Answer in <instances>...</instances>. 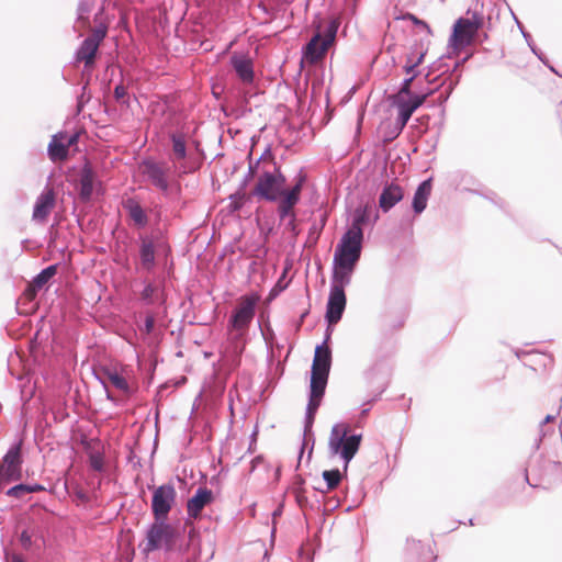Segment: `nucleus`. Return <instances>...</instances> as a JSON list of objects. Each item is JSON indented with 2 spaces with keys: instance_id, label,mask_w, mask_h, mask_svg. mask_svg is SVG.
<instances>
[{
  "instance_id": "obj_64",
  "label": "nucleus",
  "mask_w": 562,
  "mask_h": 562,
  "mask_svg": "<svg viewBox=\"0 0 562 562\" xmlns=\"http://www.w3.org/2000/svg\"><path fill=\"white\" fill-rule=\"evenodd\" d=\"M194 536H195V530H194V529H191V530L189 531V538H190V540H192Z\"/></svg>"
},
{
  "instance_id": "obj_50",
  "label": "nucleus",
  "mask_w": 562,
  "mask_h": 562,
  "mask_svg": "<svg viewBox=\"0 0 562 562\" xmlns=\"http://www.w3.org/2000/svg\"><path fill=\"white\" fill-rule=\"evenodd\" d=\"M425 55V52H419L418 56L416 57V61H412V64L406 61V65L404 66V71L408 75L412 74L414 69L423 63Z\"/></svg>"
},
{
  "instance_id": "obj_48",
  "label": "nucleus",
  "mask_w": 562,
  "mask_h": 562,
  "mask_svg": "<svg viewBox=\"0 0 562 562\" xmlns=\"http://www.w3.org/2000/svg\"><path fill=\"white\" fill-rule=\"evenodd\" d=\"M33 535V531H30L29 529H24L20 533V543L23 547V549L29 550L32 547Z\"/></svg>"
},
{
  "instance_id": "obj_4",
  "label": "nucleus",
  "mask_w": 562,
  "mask_h": 562,
  "mask_svg": "<svg viewBox=\"0 0 562 562\" xmlns=\"http://www.w3.org/2000/svg\"><path fill=\"white\" fill-rule=\"evenodd\" d=\"M168 519H155L146 531V543L144 552L149 553L157 550L171 552L176 548L179 531L171 526Z\"/></svg>"
},
{
  "instance_id": "obj_52",
  "label": "nucleus",
  "mask_w": 562,
  "mask_h": 562,
  "mask_svg": "<svg viewBox=\"0 0 562 562\" xmlns=\"http://www.w3.org/2000/svg\"><path fill=\"white\" fill-rule=\"evenodd\" d=\"M126 94H127V91L123 83H119L115 86L114 98L116 101H121L122 99H124L126 97Z\"/></svg>"
},
{
  "instance_id": "obj_34",
  "label": "nucleus",
  "mask_w": 562,
  "mask_h": 562,
  "mask_svg": "<svg viewBox=\"0 0 562 562\" xmlns=\"http://www.w3.org/2000/svg\"><path fill=\"white\" fill-rule=\"evenodd\" d=\"M462 24L465 25L467 29H471L476 34L480 29L484 26L483 16L477 13H473L471 18H460L457 20V26L461 27Z\"/></svg>"
},
{
  "instance_id": "obj_36",
  "label": "nucleus",
  "mask_w": 562,
  "mask_h": 562,
  "mask_svg": "<svg viewBox=\"0 0 562 562\" xmlns=\"http://www.w3.org/2000/svg\"><path fill=\"white\" fill-rule=\"evenodd\" d=\"M251 196L247 195L244 190H240V188L233 194L229 195V205L228 209L231 212H237L239 211L244 204L250 199Z\"/></svg>"
},
{
  "instance_id": "obj_55",
  "label": "nucleus",
  "mask_w": 562,
  "mask_h": 562,
  "mask_svg": "<svg viewBox=\"0 0 562 562\" xmlns=\"http://www.w3.org/2000/svg\"><path fill=\"white\" fill-rule=\"evenodd\" d=\"M387 384H389V381H387V379H385L383 381L382 386L379 390V392L371 400H369L367 404H372L373 402H375L382 395V393L386 390Z\"/></svg>"
},
{
  "instance_id": "obj_18",
  "label": "nucleus",
  "mask_w": 562,
  "mask_h": 562,
  "mask_svg": "<svg viewBox=\"0 0 562 562\" xmlns=\"http://www.w3.org/2000/svg\"><path fill=\"white\" fill-rule=\"evenodd\" d=\"M404 196L403 189L393 182L386 183L379 198V206L383 212H389Z\"/></svg>"
},
{
  "instance_id": "obj_7",
  "label": "nucleus",
  "mask_w": 562,
  "mask_h": 562,
  "mask_svg": "<svg viewBox=\"0 0 562 562\" xmlns=\"http://www.w3.org/2000/svg\"><path fill=\"white\" fill-rule=\"evenodd\" d=\"M329 339L330 331L329 328H327L324 341L315 348L310 382L322 384H327L328 382L331 366V350L328 346Z\"/></svg>"
},
{
  "instance_id": "obj_23",
  "label": "nucleus",
  "mask_w": 562,
  "mask_h": 562,
  "mask_svg": "<svg viewBox=\"0 0 562 562\" xmlns=\"http://www.w3.org/2000/svg\"><path fill=\"white\" fill-rule=\"evenodd\" d=\"M231 64L236 71L238 78L245 82L250 83L254 80V67L252 61L249 58L243 56H233Z\"/></svg>"
},
{
  "instance_id": "obj_3",
  "label": "nucleus",
  "mask_w": 562,
  "mask_h": 562,
  "mask_svg": "<svg viewBox=\"0 0 562 562\" xmlns=\"http://www.w3.org/2000/svg\"><path fill=\"white\" fill-rule=\"evenodd\" d=\"M286 178L272 154L268 164L262 167L250 196H255L267 202H277L279 198L278 195H280L284 190Z\"/></svg>"
},
{
  "instance_id": "obj_31",
  "label": "nucleus",
  "mask_w": 562,
  "mask_h": 562,
  "mask_svg": "<svg viewBox=\"0 0 562 562\" xmlns=\"http://www.w3.org/2000/svg\"><path fill=\"white\" fill-rule=\"evenodd\" d=\"M170 140L172 143V153L177 160H182L187 157V145L186 139L182 134L172 133L170 135Z\"/></svg>"
},
{
  "instance_id": "obj_46",
  "label": "nucleus",
  "mask_w": 562,
  "mask_h": 562,
  "mask_svg": "<svg viewBox=\"0 0 562 562\" xmlns=\"http://www.w3.org/2000/svg\"><path fill=\"white\" fill-rule=\"evenodd\" d=\"M90 468L97 472H102L104 470V461L101 454L92 453L89 457Z\"/></svg>"
},
{
  "instance_id": "obj_47",
  "label": "nucleus",
  "mask_w": 562,
  "mask_h": 562,
  "mask_svg": "<svg viewBox=\"0 0 562 562\" xmlns=\"http://www.w3.org/2000/svg\"><path fill=\"white\" fill-rule=\"evenodd\" d=\"M315 413H311V412H305V417H304V436L305 438L306 437H313V431H312V428H313V424H314V419H315Z\"/></svg>"
},
{
  "instance_id": "obj_24",
  "label": "nucleus",
  "mask_w": 562,
  "mask_h": 562,
  "mask_svg": "<svg viewBox=\"0 0 562 562\" xmlns=\"http://www.w3.org/2000/svg\"><path fill=\"white\" fill-rule=\"evenodd\" d=\"M272 155L271 147L268 145L263 153L256 161H249V167L247 173L244 176L243 181L239 184L240 190H245L248 186L249 181L255 177L256 173H260L262 167L268 164L270 157Z\"/></svg>"
},
{
  "instance_id": "obj_38",
  "label": "nucleus",
  "mask_w": 562,
  "mask_h": 562,
  "mask_svg": "<svg viewBox=\"0 0 562 562\" xmlns=\"http://www.w3.org/2000/svg\"><path fill=\"white\" fill-rule=\"evenodd\" d=\"M305 181H306V176L301 170L295 178L294 184L291 188L284 187V192L286 194L291 195L292 198L296 199L300 202L302 189H303Z\"/></svg>"
},
{
  "instance_id": "obj_20",
  "label": "nucleus",
  "mask_w": 562,
  "mask_h": 562,
  "mask_svg": "<svg viewBox=\"0 0 562 562\" xmlns=\"http://www.w3.org/2000/svg\"><path fill=\"white\" fill-rule=\"evenodd\" d=\"M67 133L59 132L53 135L48 147L47 154L53 162L63 161L68 157V149L65 145Z\"/></svg>"
},
{
  "instance_id": "obj_39",
  "label": "nucleus",
  "mask_w": 562,
  "mask_h": 562,
  "mask_svg": "<svg viewBox=\"0 0 562 562\" xmlns=\"http://www.w3.org/2000/svg\"><path fill=\"white\" fill-rule=\"evenodd\" d=\"M88 85L89 82L86 81L85 85L81 87L80 94H78L77 97V113H80L83 110L85 105L91 100V93L88 89Z\"/></svg>"
},
{
  "instance_id": "obj_59",
  "label": "nucleus",
  "mask_w": 562,
  "mask_h": 562,
  "mask_svg": "<svg viewBox=\"0 0 562 562\" xmlns=\"http://www.w3.org/2000/svg\"><path fill=\"white\" fill-rule=\"evenodd\" d=\"M5 562H25L24 559L16 553L11 554V557H7Z\"/></svg>"
},
{
  "instance_id": "obj_53",
  "label": "nucleus",
  "mask_w": 562,
  "mask_h": 562,
  "mask_svg": "<svg viewBox=\"0 0 562 562\" xmlns=\"http://www.w3.org/2000/svg\"><path fill=\"white\" fill-rule=\"evenodd\" d=\"M305 480L301 475H295L293 479V492L294 491H303L304 490Z\"/></svg>"
},
{
  "instance_id": "obj_45",
  "label": "nucleus",
  "mask_w": 562,
  "mask_h": 562,
  "mask_svg": "<svg viewBox=\"0 0 562 562\" xmlns=\"http://www.w3.org/2000/svg\"><path fill=\"white\" fill-rule=\"evenodd\" d=\"M25 494H29V490H26V484L20 483L7 491V495L15 498H22Z\"/></svg>"
},
{
  "instance_id": "obj_54",
  "label": "nucleus",
  "mask_w": 562,
  "mask_h": 562,
  "mask_svg": "<svg viewBox=\"0 0 562 562\" xmlns=\"http://www.w3.org/2000/svg\"><path fill=\"white\" fill-rule=\"evenodd\" d=\"M304 490L303 491H294V496H295V499H296V503L302 507L303 505H305L307 503V497L304 495Z\"/></svg>"
},
{
  "instance_id": "obj_51",
  "label": "nucleus",
  "mask_w": 562,
  "mask_h": 562,
  "mask_svg": "<svg viewBox=\"0 0 562 562\" xmlns=\"http://www.w3.org/2000/svg\"><path fill=\"white\" fill-rule=\"evenodd\" d=\"M402 19L403 20H411L415 25L422 26L423 29H425L428 32H430L429 25L425 21L419 20L417 16H415L412 13H406L405 15L402 16Z\"/></svg>"
},
{
  "instance_id": "obj_8",
  "label": "nucleus",
  "mask_w": 562,
  "mask_h": 562,
  "mask_svg": "<svg viewBox=\"0 0 562 562\" xmlns=\"http://www.w3.org/2000/svg\"><path fill=\"white\" fill-rule=\"evenodd\" d=\"M363 235L348 231L336 246L334 259L358 263L361 257Z\"/></svg>"
},
{
  "instance_id": "obj_13",
  "label": "nucleus",
  "mask_w": 562,
  "mask_h": 562,
  "mask_svg": "<svg viewBox=\"0 0 562 562\" xmlns=\"http://www.w3.org/2000/svg\"><path fill=\"white\" fill-rule=\"evenodd\" d=\"M346 293L345 290L338 289L337 286H330L328 301L326 305L325 318L329 325L337 324L346 308Z\"/></svg>"
},
{
  "instance_id": "obj_35",
  "label": "nucleus",
  "mask_w": 562,
  "mask_h": 562,
  "mask_svg": "<svg viewBox=\"0 0 562 562\" xmlns=\"http://www.w3.org/2000/svg\"><path fill=\"white\" fill-rule=\"evenodd\" d=\"M145 283V286L144 289L142 290L140 292V300L146 304V305H151L154 304L155 302V299L159 292V286L156 285L154 282H150V281H144Z\"/></svg>"
},
{
  "instance_id": "obj_41",
  "label": "nucleus",
  "mask_w": 562,
  "mask_h": 562,
  "mask_svg": "<svg viewBox=\"0 0 562 562\" xmlns=\"http://www.w3.org/2000/svg\"><path fill=\"white\" fill-rule=\"evenodd\" d=\"M108 33V26L104 24H100L98 27H95L90 36L87 37V40H91L92 43H95V45L99 47L101 42L105 38Z\"/></svg>"
},
{
  "instance_id": "obj_33",
  "label": "nucleus",
  "mask_w": 562,
  "mask_h": 562,
  "mask_svg": "<svg viewBox=\"0 0 562 562\" xmlns=\"http://www.w3.org/2000/svg\"><path fill=\"white\" fill-rule=\"evenodd\" d=\"M57 265H50L44 268L34 277L33 286L37 290L42 289L57 273Z\"/></svg>"
},
{
  "instance_id": "obj_43",
  "label": "nucleus",
  "mask_w": 562,
  "mask_h": 562,
  "mask_svg": "<svg viewBox=\"0 0 562 562\" xmlns=\"http://www.w3.org/2000/svg\"><path fill=\"white\" fill-rule=\"evenodd\" d=\"M92 4H93L92 0H81L78 3V8H77V20L78 21H83L87 19L88 14L91 11Z\"/></svg>"
},
{
  "instance_id": "obj_25",
  "label": "nucleus",
  "mask_w": 562,
  "mask_h": 562,
  "mask_svg": "<svg viewBox=\"0 0 562 562\" xmlns=\"http://www.w3.org/2000/svg\"><path fill=\"white\" fill-rule=\"evenodd\" d=\"M123 209L127 212L134 224L140 228L148 224V216L140 204L133 198L123 202Z\"/></svg>"
},
{
  "instance_id": "obj_62",
  "label": "nucleus",
  "mask_w": 562,
  "mask_h": 562,
  "mask_svg": "<svg viewBox=\"0 0 562 562\" xmlns=\"http://www.w3.org/2000/svg\"><path fill=\"white\" fill-rule=\"evenodd\" d=\"M525 479H526V482H527L530 486H532V487H537V486H539L538 484H532V483H530V481H529V476H528V470H526Z\"/></svg>"
},
{
  "instance_id": "obj_30",
  "label": "nucleus",
  "mask_w": 562,
  "mask_h": 562,
  "mask_svg": "<svg viewBox=\"0 0 562 562\" xmlns=\"http://www.w3.org/2000/svg\"><path fill=\"white\" fill-rule=\"evenodd\" d=\"M530 471L537 472L540 479L544 477L548 472L557 473L562 476V463L558 461L540 460L537 464H530Z\"/></svg>"
},
{
  "instance_id": "obj_2",
  "label": "nucleus",
  "mask_w": 562,
  "mask_h": 562,
  "mask_svg": "<svg viewBox=\"0 0 562 562\" xmlns=\"http://www.w3.org/2000/svg\"><path fill=\"white\" fill-rule=\"evenodd\" d=\"M362 434H350V425L337 423L331 427L328 438L330 456H338L344 461V472L360 449Z\"/></svg>"
},
{
  "instance_id": "obj_11",
  "label": "nucleus",
  "mask_w": 562,
  "mask_h": 562,
  "mask_svg": "<svg viewBox=\"0 0 562 562\" xmlns=\"http://www.w3.org/2000/svg\"><path fill=\"white\" fill-rule=\"evenodd\" d=\"M22 440L13 443L3 456V463L0 465V475L7 481H19L22 477Z\"/></svg>"
},
{
  "instance_id": "obj_1",
  "label": "nucleus",
  "mask_w": 562,
  "mask_h": 562,
  "mask_svg": "<svg viewBox=\"0 0 562 562\" xmlns=\"http://www.w3.org/2000/svg\"><path fill=\"white\" fill-rule=\"evenodd\" d=\"M467 59L468 57L463 58L461 61H456L453 68L450 69V67L445 61V57H440L438 60L432 63L430 66V72L426 75L427 81L430 85H434L432 88H429L426 93L414 94L407 98L402 95H394L393 104L398 110L396 124L400 126V130H403L413 113L425 102L428 95H431L438 91L439 93L437 101L440 104H443L449 99L460 80V75L456 78H452V72H454L457 68Z\"/></svg>"
},
{
  "instance_id": "obj_26",
  "label": "nucleus",
  "mask_w": 562,
  "mask_h": 562,
  "mask_svg": "<svg viewBox=\"0 0 562 562\" xmlns=\"http://www.w3.org/2000/svg\"><path fill=\"white\" fill-rule=\"evenodd\" d=\"M99 47L91 40L85 38L75 53L76 61H83L85 67L89 68L94 65L95 55Z\"/></svg>"
},
{
  "instance_id": "obj_14",
  "label": "nucleus",
  "mask_w": 562,
  "mask_h": 562,
  "mask_svg": "<svg viewBox=\"0 0 562 562\" xmlns=\"http://www.w3.org/2000/svg\"><path fill=\"white\" fill-rule=\"evenodd\" d=\"M356 267L357 263L333 259L330 286H337L338 289L345 290V288L351 283V278Z\"/></svg>"
},
{
  "instance_id": "obj_29",
  "label": "nucleus",
  "mask_w": 562,
  "mask_h": 562,
  "mask_svg": "<svg viewBox=\"0 0 562 562\" xmlns=\"http://www.w3.org/2000/svg\"><path fill=\"white\" fill-rule=\"evenodd\" d=\"M326 385L327 384L310 382V396H308V403L306 405L307 412L316 414L317 409L321 406L323 396L325 394Z\"/></svg>"
},
{
  "instance_id": "obj_56",
  "label": "nucleus",
  "mask_w": 562,
  "mask_h": 562,
  "mask_svg": "<svg viewBox=\"0 0 562 562\" xmlns=\"http://www.w3.org/2000/svg\"><path fill=\"white\" fill-rule=\"evenodd\" d=\"M79 135L77 133L68 135L65 139V145L67 149H69L70 146L75 145L78 142Z\"/></svg>"
},
{
  "instance_id": "obj_58",
  "label": "nucleus",
  "mask_w": 562,
  "mask_h": 562,
  "mask_svg": "<svg viewBox=\"0 0 562 562\" xmlns=\"http://www.w3.org/2000/svg\"><path fill=\"white\" fill-rule=\"evenodd\" d=\"M285 221L286 227L291 231H294L296 226V213H294L292 216H289Z\"/></svg>"
},
{
  "instance_id": "obj_27",
  "label": "nucleus",
  "mask_w": 562,
  "mask_h": 562,
  "mask_svg": "<svg viewBox=\"0 0 562 562\" xmlns=\"http://www.w3.org/2000/svg\"><path fill=\"white\" fill-rule=\"evenodd\" d=\"M372 206L370 204L359 205L355 209L351 220V226L348 231L363 235L362 225L370 222Z\"/></svg>"
},
{
  "instance_id": "obj_44",
  "label": "nucleus",
  "mask_w": 562,
  "mask_h": 562,
  "mask_svg": "<svg viewBox=\"0 0 562 562\" xmlns=\"http://www.w3.org/2000/svg\"><path fill=\"white\" fill-rule=\"evenodd\" d=\"M417 74H412L408 78H405L401 85L400 91L395 95H402V97H411L415 93H412L411 91V85L416 78Z\"/></svg>"
},
{
  "instance_id": "obj_57",
  "label": "nucleus",
  "mask_w": 562,
  "mask_h": 562,
  "mask_svg": "<svg viewBox=\"0 0 562 562\" xmlns=\"http://www.w3.org/2000/svg\"><path fill=\"white\" fill-rule=\"evenodd\" d=\"M26 490H29V493H35V492H42L45 491V487L42 484H26Z\"/></svg>"
},
{
  "instance_id": "obj_19",
  "label": "nucleus",
  "mask_w": 562,
  "mask_h": 562,
  "mask_svg": "<svg viewBox=\"0 0 562 562\" xmlns=\"http://www.w3.org/2000/svg\"><path fill=\"white\" fill-rule=\"evenodd\" d=\"M406 551L417 562H434L436 559L431 548L415 538H407Z\"/></svg>"
},
{
  "instance_id": "obj_15",
  "label": "nucleus",
  "mask_w": 562,
  "mask_h": 562,
  "mask_svg": "<svg viewBox=\"0 0 562 562\" xmlns=\"http://www.w3.org/2000/svg\"><path fill=\"white\" fill-rule=\"evenodd\" d=\"M97 183L95 171L89 162H86L79 173V199L82 202H89L91 200Z\"/></svg>"
},
{
  "instance_id": "obj_10",
  "label": "nucleus",
  "mask_w": 562,
  "mask_h": 562,
  "mask_svg": "<svg viewBox=\"0 0 562 562\" xmlns=\"http://www.w3.org/2000/svg\"><path fill=\"white\" fill-rule=\"evenodd\" d=\"M256 297L244 296L228 319V328L239 331L236 338L243 335L251 324L256 313Z\"/></svg>"
},
{
  "instance_id": "obj_16",
  "label": "nucleus",
  "mask_w": 562,
  "mask_h": 562,
  "mask_svg": "<svg viewBox=\"0 0 562 562\" xmlns=\"http://www.w3.org/2000/svg\"><path fill=\"white\" fill-rule=\"evenodd\" d=\"M55 206V193L52 189L44 190L36 199L32 218L35 222H45Z\"/></svg>"
},
{
  "instance_id": "obj_21",
  "label": "nucleus",
  "mask_w": 562,
  "mask_h": 562,
  "mask_svg": "<svg viewBox=\"0 0 562 562\" xmlns=\"http://www.w3.org/2000/svg\"><path fill=\"white\" fill-rule=\"evenodd\" d=\"M476 34L473 30L467 29L464 24L461 27L457 26V22L453 25L452 34L449 38V45L454 50H460L470 45Z\"/></svg>"
},
{
  "instance_id": "obj_9",
  "label": "nucleus",
  "mask_w": 562,
  "mask_h": 562,
  "mask_svg": "<svg viewBox=\"0 0 562 562\" xmlns=\"http://www.w3.org/2000/svg\"><path fill=\"white\" fill-rule=\"evenodd\" d=\"M177 492L171 483L162 484L154 490L151 498V513L155 519H168V515L176 503Z\"/></svg>"
},
{
  "instance_id": "obj_12",
  "label": "nucleus",
  "mask_w": 562,
  "mask_h": 562,
  "mask_svg": "<svg viewBox=\"0 0 562 562\" xmlns=\"http://www.w3.org/2000/svg\"><path fill=\"white\" fill-rule=\"evenodd\" d=\"M143 173L149 182L162 192L169 190L168 173L170 167L166 161H155L150 158L144 159L140 164Z\"/></svg>"
},
{
  "instance_id": "obj_61",
  "label": "nucleus",
  "mask_w": 562,
  "mask_h": 562,
  "mask_svg": "<svg viewBox=\"0 0 562 562\" xmlns=\"http://www.w3.org/2000/svg\"><path fill=\"white\" fill-rule=\"evenodd\" d=\"M260 462H262V458L261 457L254 458L251 460V471H254Z\"/></svg>"
},
{
  "instance_id": "obj_17",
  "label": "nucleus",
  "mask_w": 562,
  "mask_h": 562,
  "mask_svg": "<svg viewBox=\"0 0 562 562\" xmlns=\"http://www.w3.org/2000/svg\"><path fill=\"white\" fill-rule=\"evenodd\" d=\"M213 501V493L206 487H199L187 503L189 518H198L202 509Z\"/></svg>"
},
{
  "instance_id": "obj_60",
  "label": "nucleus",
  "mask_w": 562,
  "mask_h": 562,
  "mask_svg": "<svg viewBox=\"0 0 562 562\" xmlns=\"http://www.w3.org/2000/svg\"><path fill=\"white\" fill-rule=\"evenodd\" d=\"M419 52H424L423 49H414L408 56L407 61L412 64V61H416V57L418 56Z\"/></svg>"
},
{
  "instance_id": "obj_22",
  "label": "nucleus",
  "mask_w": 562,
  "mask_h": 562,
  "mask_svg": "<svg viewBox=\"0 0 562 562\" xmlns=\"http://www.w3.org/2000/svg\"><path fill=\"white\" fill-rule=\"evenodd\" d=\"M431 193V179H426L417 187L412 202V207L416 214H420L427 206V201Z\"/></svg>"
},
{
  "instance_id": "obj_42",
  "label": "nucleus",
  "mask_w": 562,
  "mask_h": 562,
  "mask_svg": "<svg viewBox=\"0 0 562 562\" xmlns=\"http://www.w3.org/2000/svg\"><path fill=\"white\" fill-rule=\"evenodd\" d=\"M518 26H519V29H520V31H521V34H522L524 38L526 40V42H527L528 46L530 47L531 52H532V53H533V54H535V55H536V56H537V57H538V58H539L543 64H547V61L544 60L543 54H542V53H541V50H539V49L537 48V46L535 45V43H533V40H532L531 35H530L528 32H526L519 23H518Z\"/></svg>"
},
{
  "instance_id": "obj_40",
  "label": "nucleus",
  "mask_w": 562,
  "mask_h": 562,
  "mask_svg": "<svg viewBox=\"0 0 562 562\" xmlns=\"http://www.w3.org/2000/svg\"><path fill=\"white\" fill-rule=\"evenodd\" d=\"M553 419H554L553 415H547L544 417V419L541 422L539 437L535 440V443H533V447H532L535 451L539 450L542 439L548 436L549 428L544 429V426L548 423L552 422Z\"/></svg>"
},
{
  "instance_id": "obj_6",
  "label": "nucleus",
  "mask_w": 562,
  "mask_h": 562,
  "mask_svg": "<svg viewBox=\"0 0 562 562\" xmlns=\"http://www.w3.org/2000/svg\"><path fill=\"white\" fill-rule=\"evenodd\" d=\"M138 260L142 270L153 272L156 268V258L160 251H170L166 241L150 235H139Z\"/></svg>"
},
{
  "instance_id": "obj_28",
  "label": "nucleus",
  "mask_w": 562,
  "mask_h": 562,
  "mask_svg": "<svg viewBox=\"0 0 562 562\" xmlns=\"http://www.w3.org/2000/svg\"><path fill=\"white\" fill-rule=\"evenodd\" d=\"M277 200V214L281 222L285 221L289 216H292L295 211V206L299 204V201L291 195L286 194L284 190L278 195Z\"/></svg>"
},
{
  "instance_id": "obj_49",
  "label": "nucleus",
  "mask_w": 562,
  "mask_h": 562,
  "mask_svg": "<svg viewBox=\"0 0 562 562\" xmlns=\"http://www.w3.org/2000/svg\"><path fill=\"white\" fill-rule=\"evenodd\" d=\"M155 328V315L153 313H147L144 322V327L142 330L146 335H150Z\"/></svg>"
},
{
  "instance_id": "obj_63",
  "label": "nucleus",
  "mask_w": 562,
  "mask_h": 562,
  "mask_svg": "<svg viewBox=\"0 0 562 562\" xmlns=\"http://www.w3.org/2000/svg\"><path fill=\"white\" fill-rule=\"evenodd\" d=\"M101 383L103 385H105V383L103 381H101ZM104 387H106V386H104ZM105 391H106V398L113 401L114 398H113L112 394L110 393V391L108 389H105Z\"/></svg>"
},
{
  "instance_id": "obj_37",
  "label": "nucleus",
  "mask_w": 562,
  "mask_h": 562,
  "mask_svg": "<svg viewBox=\"0 0 562 562\" xmlns=\"http://www.w3.org/2000/svg\"><path fill=\"white\" fill-rule=\"evenodd\" d=\"M322 476L326 483L327 491L336 488L342 479L341 472L338 469L325 470Z\"/></svg>"
},
{
  "instance_id": "obj_5",
  "label": "nucleus",
  "mask_w": 562,
  "mask_h": 562,
  "mask_svg": "<svg viewBox=\"0 0 562 562\" xmlns=\"http://www.w3.org/2000/svg\"><path fill=\"white\" fill-rule=\"evenodd\" d=\"M339 23L331 20L322 32L319 27L310 42L303 47V59L310 64L318 63L334 44L338 32Z\"/></svg>"
},
{
  "instance_id": "obj_32",
  "label": "nucleus",
  "mask_w": 562,
  "mask_h": 562,
  "mask_svg": "<svg viewBox=\"0 0 562 562\" xmlns=\"http://www.w3.org/2000/svg\"><path fill=\"white\" fill-rule=\"evenodd\" d=\"M105 378L112 383L114 387L122 391L125 394L131 393V387L126 379L114 370H105Z\"/></svg>"
}]
</instances>
